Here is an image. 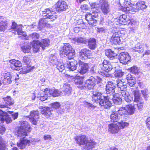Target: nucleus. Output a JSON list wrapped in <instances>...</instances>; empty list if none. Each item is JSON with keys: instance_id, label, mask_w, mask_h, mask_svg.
I'll return each instance as SVG.
<instances>
[{"instance_id": "1", "label": "nucleus", "mask_w": 150, "mask_h": 150, "mask_svg": "<svg viewBox=\"0 0 150 150\" xmlns=\"http://www.w3.org/2000/svg\"><path fill=\"white\" fill-rule=\"evenodd\" d=\"M20 122L21 125L18 129L16 135L18 137H20L21 138L20 142L18 143L17 144L20 149H24L26 146H29L30 145V141L29 140L21 139L24 138L27 135V132L30 131V126L26 121H21Z\"/></svg>"}, {"instance_id": "2", "label": "nucleus", "mask_w": 150, "mask_h": 150, "mask_svg": "<svg viewBox=\"0 0 150 150\" xmlns=\"http://www.w3.org/2000/svg\"><path fill=\"white\" fill-rule=\"evenodd\" d=\"M41 14L44 18L41 19L39 21L38 27L40 30L45 27L49 26L46 19H50V21H53L57 18L55 12L53 11L52 9L46 8L42 11Z\"/></svg>"}, {"instance_id": "3", "label": "nucleus", "mask_w": 150, "mask_h": 150, "mask_svg": "<svg viewBox=\"0 0 150 150\" xmlns=\"http://www.w3.org/2000/svg\"><path fill=\"white\" fill-rule=\"evenodd\" d=\"M74 139L79 145L83 146V150H92L96 144L93 139H88L83 135L77 136Z\"/></svg>"}, {"instance_id": "4", "label": "nucleus", "mask_w": 150, "mask_h": 150, "mask_svg": "<svg viewBox=\"0 0 150 150\" xmlns=\"http://www.w3.org/2000/svg\"><path fill=\"white\" fill-rule=\"evenodd\" d=\"M75 54L74 50L69 43L64 44L62 49L60 51V55L63 57L64 55H66L69 59L73 58Z\"/></svg>"}, {"instance_id": "5", "label": "nucleus", "mask_w": 150, "mask_h": 150, "mask_svg": "<svg viewBox=\"0 0 150 150\" xmlns=\"http://www.w3.org/2000/svg\"><path fill=\"white\" fill-rule=\"evenodd\" d=\"M124 0V1L123 3V6H122V11L127 13H130V12H136L139 11L137 3L136 4H132L127 0Z\"/></svg>"}, {"instance_id": "6", "label": "nucleus", "mask_w": 150, "mask_h": 150, "mask_svg": "<svg viewBox=\"0 0 150 150\" xmlns=\"http://www.w3.org/2000/svg\"><path fill=\"white\" fill-rule=\"evenodd\" d=\"M124 97V99L126 101L129 103L133 100V98L128 93H126L125 91L119 92L112 94L110 97L108 98L110 100L116 99L118 98H121V96Z\"/></svg>"}, {"instance_id": "7", "label": "nucleus", "mask_w": 150, "mask_h": 150, "mask_svg": "<svg viewBox=\"0 0 150 150\" xmlns=\"http://www.w3.org/2000/svg\"><path fill=\"white\" fill-rule=\"evenodd\" d=\"M94 12L92 14L88 13L85 16V18L88 23L93 26H96L97 24V20L95 19V18L98 17V13Z\"/></svg>"}, {"instance_id": "8", "label": "nucleus", "mask_w": 150, "mask_h": 150, "mask_svg": "<svg viewBox=\"0 0 150 150\" xmlns=\"http://www.w3.org/2000/svg\"><path fill=\"white\" fill-rule=\"evenodd\" d=\"M97 80L93 77L91 76L85 82L84 86H81L82 89H93L95 86Z\"/></svg>"}, {"instance_id": "9", "label": "nucleus", "mask_w": 150, "mask_h": 150, "mask_svg": "<svg viewBox=\"0 0 150 150\" xmlns=\"http://www.w3.org/2000/svg\"><path fill=\"white\" fill-rule=\"evenodd\" d=\"M114 64V63H109L105 60L101 64H99V68L106 72H108L115 67L113 66Z\"/></svg>"}, {"instance_id": "10", "label": "nucleus", "mask_w": 150, "mask_h": 150, "mask_svg": "<svg viewBox=\"0 0 150 150\" xmlns=\"http://www.w3.org/2000/svg\"><path fill=\"white\" fill-rule=\"evenodd\" d=\"M68 79L69 81H71L74 79L75 83L76 85H78V87L79 88L82 89L81 86H84V84H83V78L82 77H79V76H70L67 75Z\"/></svg>"}, {"instance_id": "11", "label": "nucleus", "mask_w": 150, "mask_h": 150, "mask_svg": "<svg viewBox=\"0 0 150 150\" xmlns=\"http://www.w3.org/2000/svg\"><path fill=\"white\" fill-rule=\"evenodd\" d=\"M118 59L120 62L123 64H126L131 62V57L127 52H123L119 55Z\"/></svg>"}, {"instance_id": "12", "label": "nucleus", "mask_w": 150, "mask_h": 150, "mask_svg": "<svg viewBox=\"0 0 150 150\" xmlns=\"http://www.w3.org/2000/svg\"><path fill=\"white\" fill-rule=\"evenodd\" d=\"M123 31L117 32L113 33L110 39V42L112 43L115 45L119 44L120 42V37L122 36Z\"/></svg>"}, {"instance_id": "13", "label": "nucleus", "mask_w": 150, "mask_h": 150, "mask_svg": "<svg viewBox=\"0 0 150 150\" xmlns=\"http://www.w3.org/2000/svg\"><path fill=\"white\" fill-rule=\"evenodd\" d=\"M115 86L112 81L107 82L106 86V93L107 96L110 97L115 92Z\"/></svg>"}, {"instance_id": "14", "label": "nucleus", "mask_w": 150, "mask_h": 150, "mask_svg": "<svg viewBox=\"0 0 150 150\" xmlns=\"http://www.w3.org/2000/svg\"><path fill=\"white\" fill-rule=\"evenodd\" d=\"M23 26L22 25H18L14 21H13L11 26V28L14 30L17 31L18 35H22L24 37L26 35L25 32L22 30Z\"/></svg>"}, {"instance_id": "15", "label": "nucleus", "mask_w": 150, "mask_h": 150, "mask_svg": "<svg viewBox=\"0 0 150 150\" xmlns=\"http://www.w3.org/2000/svg\"><path fill=\"white\" fill-rule=\"evenodd\" d=\"M9 62L10 64L11 68L13 70L19 71L22 67L21 62L18 60L13 59L10 60Z\"/></svg>"}, {"instance_id": "16", "label": "nucleus", "mask_w": 150, "mask_h": 150, "mask_svg": "<svg viewBox=\"0 0 150 150\" xmlns=\"http://www.w3.org/2000/svg\"><path fill=\"white\" fill-rule=\"evenodd\" d=\"M110 97L103 96V98L99 102L100 105L105 109H109L112 106V103L110 101Z\"/></svg>"}, {"instance_id": "17", "label": "nucleus", "mask_w": 150, "mask_h": 150, "mask_svg": "<svg viewBox=\"0 0 150 150\" xmlns=\"http://www.w3.org/2000/svg\"><path fill=\"white\" fill-rule=\"evenodd\" d=\"M39 112L38 111H31L29 117L30 121L32 124L36 125L39 119Z\"/></svg>"}, {"instance_id": "18", "label": "nucleus", "mask_w": 150, "mask_h": 150, "mask_svg": "<svg viewBox=\"0 0 150 150\" xmlns=\"http://www.w3.org/2000/svg\"><path fill=\"white\" fill-rule=\"evenodd\" d=\"M0 120L2 123L6 122L8 124L11 123L12 121L11 117L7 112H3L1 110H0Z\"/></svg>"}, {"instance_id": "19", "label": "nucleus", "mask_w": 150, "mask_h": 150, "mask_svg": "<svg viewBox=\"0 0 150 150\" xmlns=\"http://www.w3.org/2000/svg\"><path fill=\"white\" fill-rule=\"evenodd\" d=\"M54 7L58 8V11H65L68 8V6L64 1L59 0L54 6Z\"/></svg>"}, {"instance_id": "20", "label": "nucleus", "mask_w": 150, "mask_h": 150, "mask_svg": "<svg viewBox=\"0 0 150 150\" xmlns=\"http://www.w3.org/2000/svg\"><path fill=\"white\" fill-rule=\"evenodd\" d=\"M93 94L92 96V101L94 102L99 103L100 100L103 99L102 94L98 92V91L97 90H94L92 91Z\"/></svg>"}, {"instance_id": "21", "label": "nucleus", "mask_w": 150, "mask_h": 150, "mask_svg": "<svg viewBox=\"0 0 150 150\" xmlns=\"http://www.w3.org/2000/svg\"><path fill=\"white\" fill-rule=\"evenodd\" d=\"M100 9L101 11L105 14H106L110 11L109 5L107 1L104 0L100 1Z\"/></svg>"}, {"instance_id": "22", "label": "nucleus", "mask_w": 150, "mask_h": 150, "mask_svg": "<svg viewBox=\"0 0 150 150\" xmlns=\"http://www.w3.org/2000/svg\"><path fill=\"white\" fill-rule=\"evenodd\" d=\"M119 20V23L123 25H131L132 24L129 17L125 14L120 16Z\"/></svg>"}, {"instance_id": "23", "label": "nucleus", "mask_w": 150, "mask_h": 150, "mask_svg": "<svg viewBox=\"0 0 150 150\" xmlns=\"http://www.w3.org/2000/svg\"><path fill=\"white\" fill-rule=\"evenodd\" d=\"M91 51L87 48L82 49L79 53L80 57L84 59L91 58Z\"/></svg>"}, {"instance_id": "24", "label": "nucleus", "mask_w": 150, "mask_h": 150, "mask_svg": "<svg viewBox=\"0 0 150 150\" xmlns=\"http://www.w3.org/2000/svg\"><path fill=\"white\" fill-rule=\"evenodd\" d=\"M8 22L6 18L0 17V31H4L7 28Z\"/></svg>"}, {"instance_id": "25", "label": "nucleus", "mask_w": 150, "mask_h": 150, "mask_svg": "<svg viewBox=\"0 0 150 150\" xmlns=\"http://www.w3.org/2000/svg\"><path fill=\"white\" fill-rule=\"evenodd\" d=\"M1 77L3 79V83L4 84L6 85L10 83L12 81L11 80V77L9 76V74L8 73H2Z\"/></svg>"}, {"instance_id": "26", "label": "nucleus", "mask_w": 150, "mask_h": 150, "mask_svg": "<svg viewBox=\"0 0 150 150\" xmlns=\"http://www.w3.org/2000/svg\"><path fill=\"white\" fill-rule=\"evenodd\" d=\"M62 89L64 94L67 96L70 95L72 91V87L70 84L67 83L63 84Z\"/></svg>"}, {"instance_id": "27", "label": "nucleus", "mask_w": 150, "mask_h": 150, "mask_svg": "<svg viewBox=\"0 0 150 150\" xmlns=\"http://www.w3.org/2000/svg\"><path fill=\"white\" fill-rule=\"evenodd\" d=\"M77 62L76 60H74L71 62L68 61L67 62V67L69 69V70L70 71H73L76 69L77 66Z\"/></svg>"}, {"instance_id": "28", "label": "nucleus", "mask_w": 150, "mask_h": 150, "mask_svg": "<svg viewBox=\"0 0 150 150\" xmlns=\"http://www.w3.org/2000/svg\"><path fill=\"white\" fill-rule=\"evenodd\" d=\"M79 63L81 66L78 72L81 74H84L88 70L89 66L88 64L82 63L81 61H79Z\"/></svg>"}, {"instance_id": "29", "label": "nucleus", "mask_w": 150, "mask_h": 150, "mask_svg": "<svg viewBox=\"0 0 150 150\" xmlns=\"http://www.w3.org/2000/svg\"><path fill=\"white\" fill-rule=\"evenodd\" d=\"M48 92L49 96H52L54 97L58 96L62 94V91L55 88L48 89Z\"/></svg>"}, {"instance_id": "30", "label": "nucleus", "mask_w": 150, "mask_h": 150, "mask_svg": "<svg viewBox=\"0 0 150 150\" xmlns=\"http://www.w3.org/2000/svg\"><path fill=\"white\" fill-rule=\"evenodd\" d=\"M51 111L52 109L51 108L47 107H44L43 108L41 113L45 117L49 118L52 115Z\"/></svg>"}, {"instance_id": "31", "label": "nucleus", "mask_w": 150, "mask_h": 150, "mask_svg": "<svg viewBox=\"0 0 150 150\" xmlns=\"http://www.w3.org/2000/svg\"><path fill=\"white\" fill-rule=\"evenodd\" d=\"M108 127L109 131L112 133H117L120 130L118 125L116 124H111Z\"/></svg>"}, {"instance_id": "32", "label": "nucleus", "mask_w": 150, "mask_h": 150, "mask_svg": "<svg viewBox=\"0 0 150 150\" xmlns=\"http://www.w3.org/2000/svg\"><path fill=\"white\" fill-rule=\"evenodd\" d=\"M117 85L120 91H125L126 90L127 86L126 83H124L122 80H117L116 81Z\"/></svg>"}, {"instance_id": "33", "label": "nucleus", "mask_w": 150, "mask_h": 150, "mask_svg": "<svg viewBox=\"0 0 150 150\" xmlns=\"http://www.w3.org/2000/svg\"><path fill=\"white\" fill-rule=\"evenodd\" d=\"M132 49V51L137 52L140 53H142L144 51L143 46L139 43L136 44L135 46Z\"/></svg>"}, {"instance_id": "34", "label": "nucleus", "mask_w": 150, "mask_h": 150, "mask_svg": "<svg viewBox=\"0 0 150 150\" xmlns=\"http://www.w3.org/2000/svg\"><path fill=\"white\" fill-rule=\"evenodd\" d=\"M48 88H46L45 90V91L42 92V93H41L40 96L38 97L39 98L40 100L42 101H44L46 100L48 98V96H49V95H48Z\"/></svg>"}, {"instance_id": "35", "label": "nucleus", "mask_w": 150, "mask_h": 150, "mask_svg": "<svg viewBox=\"0 0 150 150\" xmlns=\"http://www.w3.org/2000/svg\"><path fill=\"white\" fill-rule=\"evenodd\" d=\"M40 42L38 40H34L31 43L33 47V50L35 52H37L39 50Z\"/></svg>"}, {"instance_id": "36", "label": "nucleus", "mask_w": 150, "mask_h": 150, "mask_svg": "<svg viewBox=\"0 0 150 150\" xmlns=\"http://www.w3.org/2000/svg\"><path fill=\"white\" fill-rule=\"evenodd\" d=\"M89 48L92 50L95 49L96 47V40L93 38H90L88 41Z\"/></svg>"}, {"instance_id": "37", "label": "nucleus", "mask_w": 150, "mask_h": 150, "mask_svg": "<svg viewBox=\"0 0 150 150\" xmlns=\"http://www.w3.org/2000/svg\"><path fill=\"white\" fill-rule=\"evenodd\" d=\"M116 112H112L111 113L110 118L112 122H117L120 119L119 117Z\"/></svg>"}, {"instance_id": "38", "label": "nucleus", "mask_w": 150, "mask_h": 150, "mask_svg": "<svg viewBox=\"0 0 150 150\" xmlns=\"http://www.w3.org/2000/svg\"><path fill=\"white\" fill-rule=\"evenodd\" d=\"M105 54L110 59H112L113 57L116 56L117 54V53L115 52L114 51H112L110 49L106 50Z\"/></svg>"}, {"instance_id": "39", "label": "nucleus", "mask_w": 150, "mask_h": 150, "mask_svg": "<svg viewBox=\"0 0 150 150\" xmlns=\"http://www.w3.org/2000/svg\"><path fill=\"white\" fill-rule=\"evenodd\" d=\"M21 70L20 71V74H26L31 71L32 69V67L29 65H27L21 68Z\"/></svg>"}, {"instance_id": "40", "label": "nucleus", "mask_w": 150, "mask_h": 150, "mask_svg": "<svg viewBox=\"0 0 150 150\" xmlns=\"http://www.w3.org/2000/svg\"><path fill=\"white\" fill-rule=\"evenodd\" d=\"M115 110L116 111H117L119 115L121 116H125L127 114V112L125 107H121L119 109L117 108H115Z\"/></svg>"}, {"instance_id": "41", "label": "nucleus", "mask_w": 150, "mask_h": 150, "mask_svg": "<svg viewBox=\"0 0 150 150\" xmlns=\"http://www.w3.org/2000/svg\"><path fill=\"white\" fill-rule=\"evenodd\" d=\"M40 42V47H42L43 50L45 49V47L49 46L50 43L49 40L47 39H42Z\"/></svg>"}, {"instance_id": "42", "label": "nucleus", "mask_w": 150, "mask_h": 150, "mask_svg": "<svg viewBox=\"0 0 150 150\" xmlns=\"http://www.w3.org/2000/svg\"><path fill=\"white\" fill-rule=\"evenodd\" d=\"M134 102L138 103L140 102V101H143L142 98H141L140 95L139 91H135L134 92Z\"/></svg>"}, {"instance_id": "43", "label": "nucleus", "mask_w": 150, "mask_h": 150, "mask_svg": "<svg viewBox=\"0 0 150 150\" xmlns=\"http://www.w3.org/2000/svg\"><path fill=\"white\" fill-rule=\"evenodd\" d=\"M125 108L127 112V114L132 115L134 113L135 111V108L134 105H126Z\"/></svg>"}, {"instance_id": "44", "label": "nucleus", "mask_w": 150, "mask_h": 150, "mask_svg": "<svg viewBox=\"0 0 150 150\" xmlns=\"http://www.w3.org/2000/svg\"><path fill=\"white\" fill-rule=\"evenodd\" d=\"M31 48V47L28 45H24L21 47L22 51L25 53L30 52Z\"/></svg>"}, {"instance_id": "45", "label": "nucleus", "mask_w": 150, "mask_h": 150, "mask_svg": "<svg viewBox=\"0 0 150 150\" xmlns=\"http://www.w3.org/2000/svg\"><path fill=\"white\" fill-rule=\"evenodd\" d=\"M49 61L50 63L55 64H56L58 62L56 56L53 54H51L50 56Z\"/></svg>"}, {"instance_id": "46", "label": "nucleus", "mask_w": 150, "mask_h": 150, "mask_svg": "<svg viewBox=\"0 0 150 150\" xmlns=\"http://www.w3.org/2000/svg\"><path fill=\"white\" fill-rule=\"evenodd\" d=\"M74 40L78 43L86 44L87 42V40L85 38H74Z\"/></svg>"}, {"instance_id": "47", "label": "nucleus", "mask_w": 150, "mask_h": 150, "mask_svg": "<svg viewBox=\"0 0 150 150\" xmlns=\"http://www.w3.org/2000/svg\"><path fill=\"white\" fill-rule=\"evenodd\" d=\"M6 103L9 105H11L13 103V101L10 96H8L6 97L3 98Z\"/></svg>"}, {"instance_id": "48", "label": "nucleus", "mask_w": 150, "mask_h": 150, "mask_svg": "<svg viewBox=\"0 0 150 150\" xmlns=\"http://www.w3.org/2000/svg\"><path fill=\"white\" fill-rule=\"evenodd\" d=\"M118 125L120 129H123L125 127H127L129 125V123L128 122L122 121L118 122Z\"/></svg>"}, {"instance_id": "49", "label": "nucleus", "mask_w": 150, "mask_h": 150, "mask_svg": "<svg viewBox=\"0 0 150 150\" xmlns=\"http://www.w3.org/2000/svg\"><path fill=\"white\" fill-rule=\"evenodd\" d=\"M6 142L2 139H0V150H5Z\"/></svg>"}, {"instance_id": "50", "label": "nucleus", "mask_w": 150, "mask_h": 150, "mask_svg": "<svg viewBox=\"0 0 150 150\" xmlns=\"http://www.w3.org/2000/svg\"><path fill=\"white\" fill-rule=\"evenodd\" d=\"M130 72L135 74H138L139 71V68L136 66H133L130 68Z\"/></svg>"}, {"instance_id": "51", "label": "nucleus", "mask_w": 150, "mask_h": 150, "mask_svg": "<svg viewBox=\"0 0 150 150\" xmlns=\"http://www.w3.org/2000/svg\"><path fill=\"white\" fill-rule=\"evenodd\" d=\"M31 61V59L28 57L25 56L23 57L22 62L27 65H29Z\"/></svg>"}, {"instance_id": "52", "label": "nucleus", "mask_w": 150, "mask_h": 150, "mask_svg": "<svg viewBox=\"0 0 150 150\" xmlns=\"http://www.w3.org/2000/svg\"><path fill=\"white\" fill-rule=\"evenodd\" d=\"M137 6H138V8H139V10L140 9L143 10L145 9L146 8V6L144 4V2H138L137 3Z\"/></svg>"}, {"instance_id": "53", "label": "nucleus", "mask_w": 150, "mask_h": 150, "mask_svg": "<svg viewBox=\"0 0 150 150\" xmlns=\"http://www.w3.org/2000/svg\"><path fill=\"white\" fill-rule=\"evenodd\" d=\"M57 68L60 72H62L65 69L64 64L63 63H59L57 65Z\"/></svg>"}, {"instance_id": "54", "label": "nucleus", "mask_w": 150, "mask_h": 150, "mask_svg": "<svg viewBox=\"0 0 150 150\" xmlns=\"http://www.w3.org/2000/svg\"><path fill=\"white\" fill-rule=\"evenodd\" d=\"M124 74V72L121 71H115L114 73L115 76L117 77H121Z\"/></svg>"}, {"instance_id": "55", "label": "nucleus", "mask_w": 150, "mask_h": 150, "mask_svg": "<svg viewBox=\"0 0 150 150\" xmlns=\"http://www.w3.org/2000/svg\"><path fill=\"white\" fill-rule=\"evenodd\" d=\"M114 104L116 105H120L122 103V100L121 98H118L116 99H112Z\"/></svg>"}, {"instance_id": "56", "label": "nucleus", "mask_w": 150, "mask_h": 150, "mask_svg": "<svg viewBox=\"0 0 150 150\" xmlns=\"http://www.w3.org/2000/svg\"><path fill=\"white\" fill-rule=\"evenodd\" d=\"M127 84L130 86H132L135 85L136 82V79H133L127 81Z\"/></svg>"}, {"instance_id": "57", "label": "nucleus", "mask_w": 150, "mask_h": 150, "mask_svg": "<svg viewBox=\"0 0 150 150\" xmlns=\"http://www.w3.org/2000/svg\"><path fill=\"white\" fill-rule=\"evenodd\" d=\"M7 112H8L9 114H12V118H13L14 120H15L17 118L18 116V112H16L14 113H13V112L9 111H7Z\"/></svg>"}, {"instance_id": "58", "label": "nucleus", "mask_w": 150, "mask_h": 150, "mask_svg": "<svg viewBox=\"0 0 150 150\" xmlns=\"http://www.w3.org/2000/svg\"><path fill=\"white\" fill-rule=\"evenodd\" d=\"M51 105L53 108L55 109L58 108L60 106V103L58 102L54 103L51 104Z\"/></svg>"}, {"instance_id": "59", "label": "nucleus", "mask_w": 150, "mask_h": 150, "mask_svg": "<svg viewBox=\"0 0 150 150\" xmlns=\"http://www.w3.org/2000/svg\"><path fill=\"white\" fill-rule=\"evenodd\" d=\"M30 38L33 39H38L39 37V35L36 33H33L29 35Z\"/></svg>"}, {"instance_id": "60", "label": "nucleus", "mask_w": 150, "mask_h": 150, "mask_svg": "<svg viewBox=\"0 0 150 150\" xmlns=\"http://www.w3.org/2000/svg\"><path fill=\"white\" fill-rule=\"evenodd\" d=\"M147 90H143L141 91L142 93L143 96L144 98L146 100L148 98L147 96Z\"/></svg>"}, {"instance_id": "61", "label": "nucleus", "mask_w": 150, "mask_h": 150, "mask_svg": "<svg viewBox=\"0 0 150 150\" xmlns=\"http://www.w3.org/2000/svg\"><path fill=\"white\" fill-rule=\"evenodd\" d=\"M5 127L3 126H0V134H4L6 131Z\"/></svg>"}, {"instance_id": "62", "label": "nucleus", "mask_w": 150, "mask_h": 150, "mask_svg": "<svg viewBox=\"0 0 150 150\" xmlns=\"http://www.w3.org/2000/svg\"><path fill=\"white\" fill-rule=\"evenodd\" d=\"M143 100L142 101H140V102L137 103V105L138 107V108L139 110L142 109L143 107Z\"/></svg>"}, {"instance_id": "63", "label": "nucleus", "mask_w": 150, "mask_h": 150, "mask_svg": "<svg viewBox=\"0 0 150 150\" xmlns=\"http://www.w3.org/2000/svg\"><path fill=\"white\" fill-rule=\"evenodd\" d=\"M126 79L127 81L133 79H135V77L133 76L130 74H128L127 76Z\"/></svg>"}, {"instance_id": "64", "label": "nucleus", "mask_w": 150, "mask_h": 150, "mask_svg": "<svg viewBox=\"0 0 150 150\" xmlns=\"http://www.w3.org/2000/svg\"><path fill=\"white\" fill-rule=\"evenodd\" d=\"M146 123L147 127L150 129V117L147 118L146 121Z\"/></svg>"}]
</instances>
